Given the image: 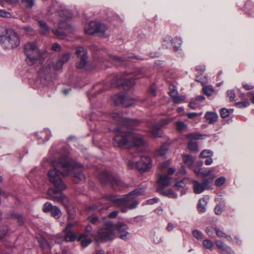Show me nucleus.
I'll use <instances>...</instances> for the list:
<instances>
[{"instance_id": "1a4fd4ad", "label": "nucleus", "mask_w": 254, "mask_h": 254, "mask_svg": "<svg viewBox=\"0 0 254 254\" xmlns=\"http://www.w3.org/2000/svg\"><path fill=\"white\" fill-rule=\"evenodd\" d=\"M136 167L139 170L146 171L152 167L151 158L148 156H141V160L136 162Z\"/></svg>"}, {"instance_id": "58836bf2", "label": "nucleus", "mask_w": 254, "mask_h": 254, "mask_svg": "<svg viewBox=\"0 0 254 254\" xmlns=\"http://www.w3.org/2000/svg\"><path fill=\"white\" fill-rule=\"evenodd\" d=\"M202 245L203 247L209 250H212L213 247V243L208 239L204 240L202 242Z\"/></svg>"}, {"instance_id": "09e8293b", "label": "nucleus", "mask_w": 254, "mask_h": 254, "mask_svg": "<svg viewBox=\"0 0 254 254\" xmlns=\"http://www.w3.org/2000/svg\"><path fill=\"white\" fill-rule=\"evenodd\" d=\"M225 177H220L215 180V185L217 187H220L225 183Z\"/></svg>"}, {"instance_id": "393cba45", "label": "nucleus", "mask_w": 254, "mask_h": 254, "mask_svg": "<svg viewBox=\"0 0 254 254\" xmlns=\"http://www.w3.org/2000/svg\"><path fill=\"white\" fill-rule=\"evenodd\" d=\"M127 194L123 197L118 198L113 200L117 203V205L120 206L125 205L126 206L127 201L130 200L129 197H127Z\"/></svg>"}, {"instance_id": "de8ad7c7", "label": "nucleus", "mask_w": 254, "mask_h": 254, "mask_svg": "<svg viewBox=\"0 0 254 254\" xmlns=\"http://www.w3.org/2000/svg\"><path fill=\"white\" fill-rule=\"evenodd\" d=\"M236 105L239 108H244L248 106L250 103L248 100H245L242 102H237Z\"/></svg>"}, {"instance_id": "e2e57ef3", "label": "nucleus", "mask_w": 254, "mask_h": 254, "mask_svg": "<svg viewBox=\"0 0 254 254\" xmlns=\"http://www.w3.org/2000/svg\"><path fill=\"white\" fill-rule=\"evenodd\" d=\"M6 234V230L4 229L2 227H0V240L2 239Z\"/></svg>"}, {"instance_id": "37998d69", "label": "nucleus", "mask_w": 254, "mask_h": 254, "mask_svg": "<svg viewBox=\"0 0 254 254\" xmlns=\"http://www.w3.org/2000/svg\"><path fill=\"white\" fill-rule=\"evenodd\" d=\"M163 194L165 196H167L174 198H175L177 197V193L173 192L171 190H168L163 192Z\"/></svg>"}, {"instance_id": "412c9836", "label": "nucleus", "mask_w": 254, "mask_h": 254, "mask_svg": "<svg viewBox=\"0 0 254 254\" xmlns=\"http://www.w3.org/2000/svg\"><path fill=\"white\" fill-rule=\"evenodd\" d=\"M108 30V27L103 23H98V27L96 30V34L99 36H106V32Z\"/></svg>"}, {"instance_id": "e433bc0d", "label": "nucleus", "mask_w": 254, "mask_h": 254, "mask_svg": "<svg viewBox=\"0 0 254 254\" xmlns=\"http://www.w3.org/2000/svg\"><path fill=\"white\" fill-rule=\"evenodd\" d=\"M52 31L53 32V33L57 36V37L59 39H64L65 36H66V35L65 34L62 30H58V29H53L52 30Z\"/></svg>"}, {"instance_id": "4d7b16f0", "label": "nucleus", "mask_w": 254, "mask_h": 254, "mask_svg": "<svg viewBox=\"0 0 254 254\" xmlns=\"http://www.w3.org/2000/svg\"><path fill=\"white\" fill-rule=\"evenodd\" d=\"M90 222H95L98 220V217L96 214H92L88 218Z\"/></svg>"}, {"instance_id": "c03bdc74", "label": "nucleus", "mask_w": 254, "mask_h": 254, "mask_svg": "<svg viewBox=\"0 0 254 254\" xmlns=\"http://www.w3.org/2000/svg\"><path fill=\"white\" fill-rule=\"evenodd\" d=\"M213 152L209 150H204L200 153V156L202 158L212 157Z\"/></svg>"}, {"instance_id": "338daca9", "label": "nucleus", "mask_w": 254, "mask_h": 254, "mask_svg": "<svg viewBox=\"0 0 254 254\" xmlns=\"http://www.w3.org/2000/svg\"><path fill=\"white\" fill-rule=\"evenodd\" d=\"M110 60L111 61H117V62H118L119 63H121L122 62V60L120 58L117 57V56H111L110 57Z\"/></svg>"}, {"instance_id": "20e7f679", "label": "nucleus", "mask_w": 254, "mask_h": 254, "mask_svg": "<svg viewBox=\"0 0 254 254\" xmlns=\"http://www.w3.org/2000/svg\"><path fill=\"white\" fill-rule=\"evenodd\" d=\"M0 41L1 46L5 49H14L20 45L17 34L13 30L4 27H0Z\"/></svg>"}, {"instance_id": "6ab92c4d", "label": "nucleus", "mask_w": 254, "mask_h": 254, "mask_svg": "<svg viewBox=\"0 0 254 254\" xmlns=\"http://www.w3.org/2000/svg\"><path fill=\"white\" fill-rule=\"evenodd\" d=\"M98 23L99 22L96 21L90 22L88 26L85 29V33L89 35L96 34Z\"/></svg>"}, {"instance_id": "79ce46f5", "label": "nucleus", "mask_w": 254, "mask_h": 254, "mask_svg": "<svg viewBox=\"0 0 254 254\" xmlns=\"http://www.w3.org/2000/svg\"><path fill=\"white\" fill-rule=\"evenodd\" d=\"M169 93L170 95L173 97L177 94H178V91L176 87L174 85H169Z\"/></svg>"}, {"instance_id": "4468645a", "label": "nucleus", "mask_w": 254, "mask_h": 254, "mask_svg": "<svg viewBox=\"0 0 254 254\" xmlns=\"http://www.w3.org/2000/svg\"><path fill=\"white\" fill-rule=\"evenodd\" d=\"M59 15L61 18V19L59 20V22L58 23L60 29H66L68 27V25L65 21V20L70 18L68 12L66 11L65 12L64 11H61L59 12Z\"/></svg>"}, {"instance_id": "0eeeda50", "label": "nucleus", "mask_w": 254, "mask_h": 254, "mask_svg": "<svg viewBox=\"0 0 254 254\" xmlns=\"http://www.w3.org/2000/svg\"><path fill=\"white\" fill-rule=\"evenodd\" d=\"M100 179L104 183L109 181L115 189H117L116 188L118 187L122 188L126 187L119 178L109 176L104 173L100 175Z\"/></svg>"}, {"instance_id": "aec40b11", "label": "nucleus", "mask_w": 254, "mask_h": 254, "mask_svg": "<svg viewBox=\"0 0 254 254\" xmlns=\"http://www.w3.org/2000/svg\"><path fill=\"white\" fill-rule=\"evenodd\" d=\"M193 187L194 192L196 194L202 192L205 189L204 185L201 183H199L197 181H193Z\"/></svg>"}, {"instance_id": "9d476101", "label": "nucleus", "mask_w": 254, "mask_h": 254, "mask_svg": "<svg viewBox=\"0 0 254 254\" xmlns=\"http://www.w3.org/2000/svg\"><path fill=\"white\" fill-rule=\"evenodd\" d=\"M73 226V223H69L64 229V240L66 242H73L77 239L78 240L80 233L75 234L72 232L71 230Z\"/></svg>"}, {"instance_id": "c756f323", "label": "nucleus", "mask_w": 254, "mask_h": 254, "mask_svg": "<svg viewBox=\"0 0 254 254\" xmlns=\"http://www.w3.org/2000/svg\"><path fill=\"white\" fill-rule=\"evenodd\" d=\"M184 163L188 166H191L194 162L192 157L189 155H186L183 156Z\"/></svg>"}, {"instance_id": "9b49d317", "label": "nucleus", "mask_w": 254, "mask_h": 254, "mask_svg": "<svg viewBox=\"0 0 254 254\" xmlns=\"http://www.w3.org/2000/svg\"><path fill=\"white\" fill-rule=\"evenodd\" d=\"M113 118L114 120L119 122V124L128 127H132L133 124L134 123V121L130 119H126L123 118L121 114L117 113H114L113 115Z\"/></svg>"}, {"instance_id": "f8f14e48", "label": "nucleus", "mask_w": 254, "mask_h": 254, "mask_svg": "<svg viewBox=\"0 0 254 254\" xmlns=\"http://www.w3.org/2000/svg\"><path fill=\"white\" fill-rule=\"evenodd\" d=\"M215 244L220 254H234V252L231 248L223 242L217 240L215 241Z\"/></svg>"}, {"instance_id": "774afa93", "label": "nucleus", "mask_w": 254, "mask_h": 254, "mask_svg": "<svg viewBox=\"0 0 254 254\" xmlns=\"http://www.w3.org/2000/svg\"><path fill=\"white\" fill-rule=\"evenodd\" d=\"M118 215V212L117 211H114L112 212H111L108 216L110 218H115Z\"/></svg>"}, {"instance_id": "4be33fe9", "label": "nucleus", "mask_w": 254, "mask_h": 254, "mask_svg": "<svg viewBox=\"0 0 254 254\" xmlns=\"http://www.w3.org/2000/svg\"><path fill=\"white\" fill-rule=\"evenodd\" d=\"M208 197H205L200 199L198 203V209L199 211L203 212L206 210V206L207 204Z\"/></svg>"}, {"instance_id": "6e6d98bb", "label": "nucleus", "mask_w": 254, "mask_h": 254, "mask_svg": "<svg viewBox=\"0 0 254 254\" xmlns=\"http://www.w3.org/2000/svg\"><path fill=\"white\" fill-rule=\"evenodd\" d=\"M214 231L215 228L212 227H207L206 229V233L208 234L209 236L211 237L213 236Z\"/></svg>"}, {"instance_id": "6e6552de", "label": "nucleus", "mask_w": 254, "mask_h": 254, "mask_svg": "<svg viewBox=\"0 0 254 254\" xmlns=\"http://www.w3.org/2000/svg\"><path fill=\"white\" fill-rule=\"evenodd\" d=\"M76 53L79 58V61L76 64V67L78 68H82L87 63V52L83 48L78 47L76 49Z\"/></svg>"}, {"instance_id": "39448f33", "label": "nucleus", "mask_w": 254, "mask_h": 254, "mask_svg": "<svg viewBox=\"0 0 254 254\" xmlns=\"http://www.w3.org/2000/svg\"><path fill=\"white\" fill-rule=\"evenodd\" d=\"M144 76V70L143 69H138L134 73H127L123 75L117 76L114 78V84L116 86L125 85L131 86L133 84V83L131 81L132 78L137 79Z\"/></svg>"}, {"instance_id": "0e129e2a", "label": "nucleus", "mask_w": 254, "mask_h": 254, "mask_svg": "<svg viewBox=\"0 0 254 254\" xmlns=\"http://www.w3.org/2000/svg\"><path fill=\"white\" fill-rule=\"evenodd\" d=\"M198 115L196 113H189L187 114V117L190 119H193L196 116H197Z\"/></svg>"}, {"instance_id": "603ef678", "label": "nucleus", "mask_w": 254, "mask_h": 254, "mask_svg": "<svg viewBox=\"0 0 254 254\" xmlns=\"http://www.w3.org/2000/svg\"><path fill=\"white\" fill-rule=\"evenodd\" d=\"M222 209H223V206L222 204H218L217 205L215 208H214V211L216 215H219L222 213Z\"/></svg>"}, {"instance_id": "a878e982", "label": "nucleus", "mask_w": 254, "mask_h": 254, "mask_svg": "<svg viewBox=\"0 0 254 254\" xmlns=\"http://www.w3.org/2000/svg\"><path fill=\"white\" fill-rule=\"evenodd\" d=\"M138 204V202L137 201H136V200L133 201L130 204H127L126 206L122 207L121 208V211L123 212H126L129 209L131 210V209H133L136 208Z\"/></svg>"}, {"instance_id": "f257e3e1", "label": "nucleus", "mask_w": 254, "mask_h": 254, "mask_svg": "<svg viewBox=\"0 0 254 254\" xmlns=\"http://www.w3.org/2000/svg\"><path fill=\"white\" fill-rule=\"evenodd\" d=\"M54 170H50L48 173V178L56 187V189H50L48 191V194L52 199H55L63 203L66 206L68 203V198L61 193L66 188V185L61 180L59 174L65 176L67 175L73 169L75 173V177L79 180H84L85 176L81 173L83 170L81 164H78L77 167L79 168V172H76L75 168H73L70 163L69 158L67 156H62L59 161L53 162Z\"/></svg>"}, {"instance_id": "f03ea898", "label": "nucleus", "mask_w": 254, "mask_h": 254, "mask_svg": "<svg viewBox=\"0 0 254 254\" xmlns=\"http://www.w3.org/2000/svg\"><path fill=\"white\" fill-rule=\"evenodd\" d=\"M127 226L125 223H106L103 228L98 232L96 239L97 241H107L113 240L116 232L119 237L124 240L128 239L129 233L127 231Z\"/></svg>"}, {"instance_id": "72a5a7b5", "label": "nucleus", "mask_w": 254, "mask_h": 254, "mask_svg": "<svg viewBox=\"0 0 254 254\" xmlns=\"http://www.w3.org/2000/svg\"><path fill=\"white\" fill-rule=\"evenodd\" d=\"M188 147L190 151H198V147L196 142L190 141L188 144Z\"/></svg>"}, {"instance_id": "bf43d9fd", "label": "nucleus", "mask_w": 254, "mask_h": 254, "mask_svg": "<svg viewBox=\"0 0 254 254\" xmlns=\"http://www.w3.org/2000/svg\"><path fill=\"white\" fill-rule=\"evenodd\" d=\"M167 149L161 147L157 152V155L160 156H163L167 152Z\"/></svg>"}, {"instance_id": "5fc2aeb1", "label": "nucleus", "mask_w": 254, "mask_h": 254, "mask_svg": "<svg viewBox=\"0 0 254 254\" xmlns=\"http://www.w3.org/2000/svg\"><path fill=\"white\" fill-rule=\"evenodd\" d=\"M187 136L190 139H198L200 138L201 135L197 133H190L188 134Z\"/></svg>"}, {"instance_id": "bb28decb", "label": "nucleus", "mask_w": 254, "mask_h": 254, "mask_svg": "<svg viewBox=\"0 0 254 254\" xmlns=\"http://www.w3.org/2000/svg\"><path fill=\"white\" fill-rule=\"evenodd\" d=\"M38 22L40 26V30L41 33L43 34H47L50 30L49 26L44 21H40Z\"/></svg>"}, {"instance_id": "8fccbe9b", "label": "nucleus", "mask_w": 254, "mask_h": 254, "mask_svg": "<svg viewBox=\"0 0 254 254\" xmlns=\"http://www.w3.org/2000/svg\"><path fill=\"white\" fill-rule=\"evenodd\" d=\"M230 115V111L226 108H223L220 111V116L222 118L228 117Z\"/></svg>"}, {"instance_id": "052dcab7", "label": "nucleus", "mask_w": 254, "mask_h": 254, "mask_svg": "<svg viewBox=\"0 0 254 254\" xmlns=\"http://www.w3.org/2000/svg\"><path fill=\"white\" fill-rule=\"evenodd\" d=\"M10 14L9 12H7L3 10L0 9V17H9Z\"/></svg>"}, {"instance_id": "a211bd4d", "label": "nucleus", "mask_w": 254, "mask_h": 254, "mask_svg": "<svg viewBox=\"0 0 254 254\" xmlns=\"http://www.w3.org/2000/svg\"><path fill=\"white\" fill-rule=\"evenodd\" d=\"M171 177L167 175H161L158 181V185L161 187L168 186L171 183Z\"/></svg>"}, {"instance_id": "2f4dec72", "label": "nucleus", "mask_w": 254, "mask_h": 254, "mask_svg": "<svg viewBox=\"0 0 254 254\" xmlns=\"http://www.w3.org/2000/svg\"><path fill=\"white\" fill-rule=\"evenodd\" d=\"M63 65V64L62 63V62H60L58 60L56 62H53L52 64H50V67L53 70H58L62 68Z\"/></svg>"}, {"instance_id": "864d4df0", "label": "nucleus", "mask_w": 254, "mask_h": 254, "mask_svg": "<svg viewBox=\"0 0 254 254\" xmlns=\"http://www.w3.org/2000/svg\"><path fill=\"white\" fill-rule=\"evenodd\" d=\"M215 232L216 233L217 236L219 237H224L225 236H226V233H224L223 231H221L219 228H215Z\"/></svg>"}, {"instance_id": "ea45409f", "label": "nucleus", "mask_w": 254, "mask_h": 254, "mask_svg": "<svg viewBox=\"0 0 254 254\" xmlns=\"http://www.w3.org/2000/svg\"><path fill=\"white\" fill-rule=\"evenodd\" d=\"M174 102L176 104H179L183 102L185 99L186 96L184 95H178V94L172 97Z\"/></svg>"}, {"instance_id": "3c124183", "label": "nucleus", "mask_w": 254, "mask_h": 254, "mask_svg": "<svg viewBox=\"0 0 254 254\" xmlns=\"http://www.w3.org/2000/svg\"><path fill=\"white\" fill-rule=\"evenodd\" d=\"M192 234L197 240H201L203 238L202 234L198 230H194L192 232Z\"/></svg>"}, {"instance_id": "dca6fc26", "label": "nucleus", "mask_w": 254, "mask_h": 254, "mask_svg": "<svg viewBox=\"0 0 254 254\" xmlns=\"http://www.w3.org/2000/svg\"><path fill=\"white\" fill-rule=\"evenodd\" d=\"M7 218L9 220L17 221L19 222H23L26 221L24 216L20 213L14 211L9 212L7 216Z\"/></svg>"}, {"instance_id": "473e14b6", "label": "nucleus", "mask_w": 254, "mask_h": 254, "mask_svg": "<svg viewBox=\"0 0 254 254\" xmlns=\"http://www.w3.org/2000/svg\"><path fill=\"white\" fill-rule=\"evenodd\" d=\"M213 169L209 170L208 171H204L202 170V169H195L193 170L194 172L197 175H202L204 177L208 176L209 174L213 171Z\"/></svg>"}, {"instance_id": "c9c22d12", "label": "nucleus", "mask_w": 254, "mask_h": 254, "mask_svg": "<svg viewBox=\"0 0 254 254\" xmlns=\"http://www.w3.org/2000/svg\"><path fill=\"white\" fill-rule=\"evenodd\" d=\"M204 94L208 96H211L214 92V89L211 86H205L202 88Z\"/></svg>"}, {"instance_id": "423d86ee", "label": "nucleus", "mask_w": 254, "mask_h": 254, "mask_svg": "<svg viewBox=\"0 0 254 254\" xmlns=\"http://www.w3.org/2000/svg\"><path fill=\"white\" fill-rule=\"evenodd\" d=\"M26 56V62L29 65H32L40 57V52L36 44L34 42H28L24 47Z\"/></svg>"}, {"instance_id": "4c0bfd02", "label": "nucleus", "mask_w": 254, "mask_h": 254, "mask_svg": "<svg viewBox=\"0 0 254 254\" xmlns=\"http://www.w3.org/2000/svg\"><path fill=\"white\" fill-rule=\"evenodd\" d=\"M35 0H22V5L27 8H31L34 4Z\"/></svg>"}, {"instance_id": "f3484780", "label": "nucleus", "mask_w": 254, "mask_h": 254, "mask_svg": "<svg viewBox=\"0 0 254 254\" xmlns=\"http://www.w3.org/2000/svg\"><path fill=\"white\" fill-rule=\"evenodd\" d=\"M145 192V189L144 187H138L134 190L130 192L127 194V197H129L130 200L138 196L143 195Z\"/></svg>"}, {"instance_id": "49530a36", "label": "nucleus", "mask_w": 254, "mask_h": 254, "mask_svg": "<svg viewBox=\"0 0 254 254\" xmlns=\"http://www.w3.org/2000/svg\"><path fill=\"white\" fill-rule=\"evenodd\" d=\"M70 58V54L69 53H65L63 54L60 58L59 61L63 64L64 63L67 62Z\"/></svg>"}, {"instance_id": "b1692460", "label": "nucleus", "mask_w": 254, "mask_h": 254, "mask_svg": "<svg viewBox=\"0 0 254 254\" xmlns=\"http://www.w3.org/2000/svg\"><path fill=\"white\" fill-rule=\"evenodd\" d=\"M86 235L85 234H80L79 235L78 241L81 242L83 247H86L91 243V239L90 238H85Z\"/></svg>"}, {"instance_id": "7ed1b4c3", "label": "nucleus", "mask_w": 254, "mask_h": 254, "mask_svg": "<svg viewBox=\"0 0 254 254\" xmlns=\"http://www.w3.org/2000/svg\"><path fill=\"white\" fill-rule=\"evenodd\" d=\"M117 134L114 138V145L120 147H139L144 143L141 135L133 132H125L121 128L116 129Z\"/></svg>"}, {"instance_id": "5701e85b", "label": "nucleus", "mask_w": 254, "mask_h": 254, "mask_svg": "<svg viewBox=\"0 0 254 254\" xmlns=\"http://www.w3.org/2000/svg\"><path fill=\"white\" fill-rule=\"evenodd\" d=\"M205 118L209 124H213L217 121L218 115L214 112H207L205 115Z\"/></svg>"}, {"instance_id": "680f3d73", "label": "nucleus", "mask_w": 254, "mask_h": 254, "mask_svg": "<svg viewBox=\"0 0 254 254\" xmlns=\"http://www.w3.org/2000/svg\"><path fill=\"white\" fill-rule=\"evenodd\" d=\"M52 49L53 51L58 52V51H60L61 50V47L59 44H58L57 43H54L52 45Z\"/></svg>"}, {"instance_id": "69168bd1", "label": "nucleus", "mask_w": 254, "mask_h": 254, "mask_svg": "<svg viewBox=\"0 0 254 254\" xmlns=\"http://www.w3.org/2000/svg\"><path fill=\"white\" fill-rule=\"evenodd\" d=\"M153 241L155 243L158 244L161 241V238L158 235H154L153 237Z\"/></svg>"}, {"instance_id": "cd10ccee", "label": "nucleus", "mask_w": 254, "mask_h": 254, "mask_svg": "<svg viewBox=\"0 0 254 254\" xmlns=\"http://www.w3.org/2000/svg\"><path fill=\"white\" fill-rule=\"evenodd\" d=\"M51 213L53 217L56 219H58L61 216L62 212L59 207L54 205L51 212Z\"/></svg>"}, {"instance_id": "a19ab883", "label": "nucleus", "mask_w": 254, "mask_h": 254, "mask_svg": "<svg viewBox=\"0 0 254 254\" xmlns=\"http://www.w3.org/2000/svg\"><path fill=\"white\" fill-rule=\"evenodd\" d=\"M62 203L67 208L68 220H72L74 218V217H75V212H74V210H69V209L68 208V203H69V200H68V203H67L66 206L63 203Z\"/></svg>"}, {"instance_id": "ddd939ff", "label": "nucleus", "mask_w": 254, "mask_h": 254, "mask_svg": "<svg viewBox=\"0 0 254 254\" xmlns=\"http://www.w3.org/2000/svg\"><path fill=\"white\" fill-rule=\"evenodd\" d=\"M171 121L169 119H164L155 125L151 130V133L154 137H161L162 133L159 128L162 126L168 124Z\"/></svg>"}, {"instance_id": "a18cd8bd", "label": "nucleus", "mask_w": 254, "mask_h": 254, "mask_svg": "<svg viewBox=\"0 0 254 254\" xmlns=\"http://www.w3.org/2000/svg\"><path fill=\"white\" fill-rule=\"evenodd\" d=\"M133 104V101L132 100L130 97H126L123 101V104L127 107L131 106Z\"/></svg>"}, {"instance_id": "13d9d810", "label": "nucleus", "mask_w": 254, "mask_h": 254, "mask_svg": "<svg viewBox=\"0 0 254 254\" xmlns=\"http://www.w3.org/2000/svg\"><path fill=\"white\" fill-rule=\"evenodd\" d=\"M227 96L229 98L230 101H233L235 97V93L232 90H229L227 91Z\"/></svg>"}, {"instance_id": "2eb2a0df", "label": "nucleus", "mask_w": 254, "mask_h": 254, "mask_svg": "<svg viewBox=\"0 0 254 254\" xmlns=\"http://www.w3.org/2000/svg\"><path fill=\"white\" fill-rule=\"evenodd\" d=\"M168 41H170L171 43L174 47V50L175 51H178L180 50L182 44V39L178 37L172 38L171 37L168 36L164 40V42Z\"/></svg>"}, {"instance_id": "7c9ffc66", "label": "nucleus", "mask_w": 254, "mask_h": 254, "mask_svg": "<svg viewBox=\"0 0 254 254\" xmlns=\"http://www.w3.org/2000/svg\"><path fill=\"white\" fill-rule=\"evenodd\" d=\"M176 127L180 132L184 131L187 130L188 127L184 123L179 121L176 123Z\"/></svg>"}, {"instance_id": "c85d7f7f", "label": "nucleus", "mask_w": 254, "mask_h": 254, "mask_svg": "<svg viewBox=\"0 0 254 254\" xmlns=\"http://www.w3.org/2000/svg\"><path fill=\"white\" fill-rule=\"evenodd\" d=\"M205 99L204 96L202 95L197 96L194 101H192L190 102L189 106L192 109H194L196 108V105L197 104V102H200L203 101Z\"/></svg>"}, {"instance_id": "f704fd0d", "label": "nucleus", "mask_w": 254, "mask_h": 254, "mask_svg": "<svg viewBox=\"0 0 254 254\" xmlns=\"http://www.w3.org/2000/svg\"><path fill=\"white\" fill-rule=\"evenodd\" d=\"M54 206L51 202H47L43 206V211L45 213L51 212Z\"/></svg>"}]
</instances>
